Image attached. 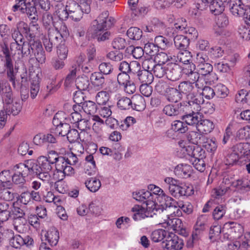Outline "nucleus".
Instances as JSON below:
<instances>
[{
  "label": "nucleus",
  "instance_id": "f257e3e1",
  "mask_svg": "<svg viewBox=\"0 0 250 250\" xmlns=\"http://www.w3.org/2000/svg\"><path fill=\"white\" fill-rule=\"evenodd\" d=\"M2 51L4 55L3 60L4 70L6 71L7 78L12 82L13 86L15 85L16 73L14 71L11 55H15L17 53L19 55L18 59H20L27 57L32 53L40 63L43 64L46 61L45 51L41 42L34 40L31 39L28 42L24 41L20 44L11 43L10 51L7 46L4 45L2 47Z\"/></svg>",
  "mask_w": 250,
  "mask_h": 250
},
{
  "label": "nucleus",
  "instance_id": "f03ea898",
  "mask_svg": "<svg viewBox=\"0 0 250 250\" xmlns=\"http://www.w3.org/2000/svg\"><path fill=\"white\" fill-rule=\"evenodd\" d=\"M113 19L108 16L107 11L102 13L98 18L94 20L87 30V34L95 38L98 42H104L108 40L110 33L107 31L113 24Z\"/></svg>",
  "mask_w": 250,
  "mask_h": 250
},
{
  "label": "nucleus",
  "instance_id": "7ed1b4c3",
  "mask_svg": "<svg viewBox=\"0 0 250 250\" xmlns=\"http://www.w3.org/2000/svg\"><path fill=\"white\" fill-rule=\"evenodd\" d=\"M50 155H54V164H55L56 170L53 174V178L55 182L56 189L60 193H63L65 190L61 188L60 185L66 175L71 176L75 173L74 169L69 166L65 159V157L58 156L57 152L54 150L49 152Z\"/></svg>",
  "mask_w": 250,
  "mask_h": 250
},
{
  "label": "nucleus",
  "instance_id": "20e7f679",
  "mask_svg": "<svg viewBox=\"0 0 250 250\" xmlns=\"http://www.w3.org/2000/svg\"><path fill=\"white\" fill-rule=\"evenodd\" d=\"M79 4L73 0L67 1L65 6L70 15V18L75 21H79L82 18L83 14H88L91 11L92 0H78Z\"/></svg>",
  "mask_w": 250,
  "mask_h": 250
},
{
  "label": "nucleus",
  "instance_id": "39448f33",
  "mask_svg": "<svg viewBox=\"0 0 250 250\" xmlns=\"http://www.w3.org/2000/svg\"><path fill=\"white\" fill-rule=\"evenodd\" d=\"M161 209L157 204L154 202H150L147 203L146 208L140 205H135L131 208L133 213L132 216L133 220L138 221L144 219L146 217H152L153 215L160 213Z\"/></svg>",
  "mask_w": 250,
  "mask_h": 250
},
{
  "label": "nucleus",
  "instance_id": "423d86ee",
  "mask_svg": "<svg viewBox=\"0 0 250 250\" xmlns=\"http://www.w3.org/2000/svg\"><path fill=\"white\" fill-rule=\"evenodd\" d=\"M208 58L203 53H198L196 57L197 69L198 72L203 76H207L212 72L213 67L208 62Z\"/></svg>",
  "mask_w": 250,
  "mask_h": 250
},
{
  "label": "nucleus",
  "instance_id": "0eeeda50",
  "mask_svg": "<svg viewBox=\"0 0 250 250\" xmlns=\"http://www.w3.org/2000/svg\"><path fill=\"white\" fill-rule=\"evenodd\" d=\"M169 192L173 197H179L182 196H190L194 193V190L192 187L188 186L179 181Z\"/></svg>",
  "mask_w": 250,
  "mask_h": 250
},
{
  "label": "nucleus",
  "instance_id": "6e6552de",
  "mask_svg": "<svg viewBox=\"0 0 250 250\" xmlns=\"http://www.w3.org/2000/svg\"><path fill=\"white\" fill-rule=\"evenodd\" d=\"M165 244V248L167 250H180L184 245L183 239L173 233H168L166 237Z\"/></svg>",
  "mask_w": 250,
  "mask_h": 250
},
{
  "label": "nucleus",
  "instance_id": "1a4fd4ad",
  "mask_svg": "<svg viewBox=\"0 0 250 250\" xmlns=\"http://www.w3.org/2000/svg\"><path fill=\"white\" fill-rule=\"evenodd\" d=\"M229 6L230 12L235 17H244L250 8L240 0H230Z\"/></svg>",
  "mask_w": 250,
  "mask_h": 250
},
{
  "label": "nucleus",
  "instance_id": "9d476101",
  "mask_svg": "<svg viewBox=\"0 0 250 250\" xmlns=\"http://www.w3.org/2000/svg\"><path fill=\"white\" fill-rule=\"evenodd\" d=\"M20 163L15 165L12 170L14 173L11 176L13 182L16 185H19L20 187L23 188L24 184L25 183V178L27 176L26 173L24 172V170L22 168V166Z\"/></svg>",
  "mask_w": 250,
  "mask_h": 250
},
{
  "label": "nucleus",
  "instance_id": "9b49d317",
  "mask_svg": "<svg viewBox=\"0 0 250 250\" xmlns=\"http://www.w3.org/2000/svg\"><path fill=\"white\" fill-rule=\"evenodd\" d=\"M187 104L184 106L186 109L192 112H199L201 110V106L204 100L201 95L194 94L193 96L188 97Z\"/></svg>",
  "mask_w": 250,
  "mask_h": 250
},
{
  "label": "nucleus",
  "instance_id": "f8f14e48",
  "mask_svg": "<svg viewBox=\"0 0 250 250\" xmlns=\"http://www.w3.org/2000/svg\"><path fill=\"white\" fill-rule=\"evenodd\" d=\"M21 2V12H26L29 18L32 20H37V11L34 4L33 0H20L19 3Z\"/></svg>",
  "mask_w": 250,
  "mask_h": 250
},
{
  "label": "nucleus",
  "instance_id": "ddd939ff",
  "mask_svg": "<svg viewBox=\"0 0 250 250\" xmlns=\"http://www.w3.org/2000/svg\"><path fill=\"white\" fill-rule=\"evenodd\" d=\"M10 245L13 248L19 249L22 246H27L32 245L33 243V239L29 236L22 237L20 235H13L10 239Z\"/></svg>",
  "mask_w": 250,
  "mask_h": 250
},
{
  "label": "nucleus",
  "instance_id": "4468645a",
  "mask_svg": "<svg viewBox=\"0 0 250 250\" xmlns=\"http://www.w3.org/2000/svg\"><path fill=\"white\" fill-rule=\"evenodd\" d=\"M60 37V35L57 32L52 31L51 32L49 31L48 33V38H45L43 40V43L47 52H51L53 46L56 45L59 43L60 41L58 39Z\"/></svg>",
  "mask_w": 250,
  "mask_h": 250
},
{
  "label": "nucleus",
  "instance_id": "2eb2a0df",
  "mask_svg": "<svg viewBox=\"0 0 250 250\" xmlns=\"http://www.w3.org/2000/svg\"><path fill=\"white\" fill-rule=\"evenodd\" d=\"M22 165V168L24 170V172L28 175H36L40 172V166L38 163V159L35 160H28L25 161L24 163H20Z\"/></svg>",
  "mask_w": 250,
  "mask_h": 250
},
{
  "label": "nucleus",
  "instance_id": "dca6fc26",
  "mask_svg": "<svg viewBox=\"0 0 250 250\" xmlns=\"http://www.w3.org/2000/svg\"><path fill=\"white\" fill-rule=\"evenodd\" d=\"M166 72L167 78L171 81H176L181 77V69L176 63L168 64Z\"/></svg>",
  "mask_w": 250,
  "mask_h": 250
},
{
  "label": "nucleus",
  "instance_id": "f3484780",
  "mask_svg": "<svg viewBox=\"0 0 250 250\" xmlns=\"http://www.w3.org/2000/svg\"><path fill=\"white\" fill-rule=\"evenodd\" d=\"M192 168L188 164H180L175 167L174 172L175 175L181 178H187L190 176Z\"/></svg>",
  "mask_w": 250,
  "mask_h": 250
},
{
  "label": "nucleus",
  "instance_id": "a211bd4d",
  "mask_svg": "<svg viewBox=\"0 0 250 250\" xmlns=\"http://www.w3.org/2000/svg\"><path fill=\"white\" fill-rule=\"evenodd\" d=\"M224 229H228V232L233 235L235 238H239L243 232L242 226L235 222H228L225 223Z\"/></svg>",
  "mask_w": 250,
  "mask_h": 250
},
{
  "label": "nucleus",
  "instance_id": "6ab92c4d",
  "mask_svg": "<svg viewBox=\"0 0 250 250\" xmlns=\"http://www.w3.org/2000/svg\"><path fill=\"white\" fill-rule=\"evenodd\" d=\"M195 65L193 63L189 64V65L184 67L183 71L184 74L186 75L189 83H194L199 79L200 73L198 71H195Z\"/></svg>",
  "mask_w": 250,
  "mask_h": 250
},
{
  "label": "nucleus",
  "instance_id": "aec40b11",
  "mask_svg": "<svg viewBox=\"0 0 250 250\" xmlns=\"http://www.w3.org/2000/svg\"><path fill=\"white\" fill-rule=\"evenodd\" d=\"M160 202L161 203V206L162 208L159 206V208L161 209L160 213L164 211V209L166 211L167 210H170L172 208H176V206L178 205V203L172 197L167 195L166 193L159 200Z\"/></svg>",
  "mask_w": 250,
  "mask_h": 250
},
{
  "label": "nucleus",
  "instance_id": "412c9836",
  "mask_svg": "<svg viewBox=\"0 0 250 250\" xmlns=\"http://www.w3.org/2000/svg\"><path fill=\"white\" fill-rule=\"evenodd\" d=\"M152 195L151 192L146 189H141L138 191L133 193V197L134 199L136 200L143 202L146 204L150 202H153L152 201Z\"/></svg>",
  "mask_w": 250,
  "mask_h": 250
},
{
  "label": "nucleus",
  "instance_id": "4be33fe9",
  "mask_svg": "<svg viewBox=\"0 0 250 250\" xmlns=\"http://www.w3.org/2000/svg\"><path fill=\"white\" fill-rule=\"evenodd\" d=\"M183 105L181 103L176 104H168L164 106L163 109L164 114L168 116H176L179 115L182 109Z\"/></svg>",
  "mask_w": 250,
  "mask_h": 250
},
{
  "label": "nucleus",
  "instance_id": "5701e85b",
  "mask_svg": "<svg viewBox=\"0 0 250 250\" xmlns=\"http://www.w3.org/2000/svg\"><path fill=\"white\" fill-rule=\"evenodd\" d=\"M213 122L209 120L200 118L196 128L200 133L207 134L210 132L214 128Z\"/></svg>",
  "mask_w": 250,
  "mask_h": 250
},
{
  "label": "nucleus",
  "instance_id": "b1692460",
  "mask_svg": "<svg viewBox=\"0 0 250 250\" xmlns=\"http://www.w3.org/2000/svg\"><path fill=\"white\" fill-rule=\"evenodd\" d=\"M178 89L180 94L186 95L188 98L196 94V88H194V84L188 82L181 83L178 86Z\"/></svg>",
  "mask_w": 250,
  "mask_h": 250
},
{
  "label": "nucleus",
  "instance_id": "393cba45",
  "mask_svg": "<svg viewBox=\"0 0 250 250\" xmlns=\"http://www.w3.org/2000/svg\"><path fill=\"white\" fill-rule=\"evenodd\" d=\"M191 57V53L187 49L180 51L176 56H173V59L176 62H181L188 66L192 63L190 62Z\"/></svg>",
  "mask_w": 250,
  "mask_h": 250
},
{
  "label": "nucleus",
  "instance_id": "a878e982",
  "mask_svg": "<svg viewBox=\"0 0 250 250\" xmlns=\"http://www.w3.org/2000/svg\"><path fill=\"white\" fill-rule=\"evenodd\" d=\"M11 204L0 202V222L7 221L11 216Z\"/></svg>",
  "mask_w": 250,
  "mask_h": 250
},
{
  "label": "nucleus",
  "instance_id": "bb28decb",
  "mask_svg": "<svg viewBox=\"0 0 250 250\" xmlns=\"http://www.w3.org/2000/svg\"><path fill=\"white\" fill-rule=\"evenodd\" d=\"M38 163L40 166V171H50L54 164V160H50V157H46L43 156L38 158Z\"/></svg>",
  "mask_w": 250,
  "mask_h": 250
},
{
  "label": "nucleus",
  "instance_id": "cd10ccee",
  "mask_svg": "<svg viewBox=\"0 0 250 250\" xmlns=\"http://www.w3.org/2000/svg\"><path fill=\"white\" fill-rule=\"evenodd\" d=\"M175 47L180 51L187 50L189 44V39L185 36L178 35L174 38Z\"/></svg>",
  "mask_w": 250,
  "mask_h": 250
},
{
  "label": "nucleus",
  "instance_id": "c85d7f7f",
  "mask_svg": "<svg viewBox=\"0 0 250 250\" xmlns=\"http://www.w3.org/2000/svg\"><path fill=\"white\" fill-rule=\"evenodd\" d=\"M230 0H216L215 4L213 3L210 5V12L211 13L216 15L222 13L225 7L229 5Z\"/></svg>",
  "mask_w": 250,
  "mask_h": 250
},
{
  "label": "nucleus",
  "instance_id": "c756f323",
  "mask_svg": "<svg viewBox=\"0 0 250 250\" xmlns=\"http://www.w3.org/2000/svg\"><path fill=\"white\" fill-rule=\"evenodd\" d=\"M91 83L97 89H101L104 85L105 79L100 72H95L90 77Z\"/></svg>",
  "mask_w": 250,
  "mask_h": 250
},
{
  "label": "nucleus",
  "instance_id": "7c9ffc66",
  "mask_svg": "<svg viewBox=\"0 0 250 250\" xmlns=\"http://www.w3.org/2000/svg\"><path fill=\"white\" fill-rule=\"evenodd\" d=\"M181 151L183 152L185 155H188V159L194 158L197 156H199V153H202V150L199 146H195L193 145H188L183 147Z\"/></svg>",
  "mask_w": 250,
  "mask_h": 250
},
{
  "label": "nucleus",
  "instance_id": "2f4dec72",
  "mask_svg": "<svg viewBox=\"0 0 250 250\" xmlns=\"http://www.w3.org/2000/svg\"><path fill=\"white\" fill-rule=\"evenodd\" d=\"M45 240L51 246H56L59 239V232L55 228L50 229L45 235Z\"/></svg>",
  "mask_w": 250,
  "mask_h": 250
},
{
  "label": "nucleus",
  "instance_id": "473e14b6",
  "mask_svg": "<svg viewBox=\"0 0 250 250\" xmlns=\"http://www.w3.org/2000/svg\"><path fill=\"white\" fill-rule=\"evenodd\" d=\"M229 180L227 179H224L222 184L216 188L214 189L213 191V196L216 198L225 195L229 189L230 183H228Z\"/></svg>",
  "mask_w": 250,
  "mask_h": 250
},
{
  "label": "nucleus",
  "instance_id": "72a5a7b5",
  "mask_svg": "<svg viewBox=\"0 0 250 250\" xmlns=\"http://www.w3.org/2000/svg\"><path fill=\"white\" fill-rule=\"evenodd\" d=\"M167 100L169 102L177 103L182 98V94L179 89L169 87L165 95Z\"/></svg>",
  "mask_w": 250,
  "mask_h": 250
},
{
  "label": "nucleus",
  "instance_id": "f704fd0d",
  "mask_svg": "<svg viewBox=\"0 0 250 250\" xmlns=\"http://www.w3.org/2000/svg\"><path fill=\"white\" fill-rule=\"evenodd\" d=\"M201 118V116L198 112H192L188 114H186L182 116V119L185 122V124L190 125H195L196 127L198 124Z\"/></svg>",
  "mask_w": 250,
  "mask_h": 250
},
{
  "label": "nucleus",
  "instance_id": "c9c22d12",
  "mask_svg": "<svg viewBox=\"0 0 250 250\" xmlns=\"http://www.w3.org/2000/svg\"><path fill=\"white\" fill-rule=\"evenodd\" d=\"M54 14L61 21H65L70 17L69 12L62 3H59L56 5Z\"/></svg>",
  "mask_w": 250,
  "mask_h": 250
},
{
  "label": "nucleus",
  "instance_id": "e433bc0d",
  "mask_svg": "<svg viewBox=\"0 0 250 250\" xmlns=\"http://www.w3.org/2000/svg\"><path fill=\"white\" fill-rule=\"evenodd\" d=\"M142 84H151L154 79L153 75L148 70H142L136 78Z\"/></svg>",
  "mask_w": 250,
  "mask_h": 250
},
{
  "label": "nucleus",
  "instance_id": "4c0bfd02",
  "mask_svg": "<svg viewBox=\"0 0 250 250\" xmlns=\"http://www.w3.org/2000/svg\"><path fill=\"white\" fill-rule=\"evenodd\" d=\"M83 135H85L84 132L81 131V132L79 133L78 130L75 129H70L67 135V138L70 143L78 142L79 140L84 142V138L83 137Z\"/></svg>",
  "mask_w": 250,
  "mask_h": 250
},
{
  "label": "nucleus",
  "instance_id": "58836bf2",
  "mask_svg": "<svg viewBox=\"0 0 250 250\" xmlns=\"http://www.w3.org/2000/svg\"><path fill=\"white\" fill-rule=\"evenodd\" d=\"M131 108L136 111H142L145 107V100L140 95H134L131 98Z\"/></svg>",
  "mask_w": 250,
  "mask_h": 250
},
{
  "label": "nucleus",
  "instance_id": "ea45409f",
  "mask_svg": "<svg viewBox=\"0 0 250 250\" xmlns=\"http://www.w3.org/2000/svg\"><path fill=\"white\" fill-rule=\"evenodd\" d=\"M84 184L87 188L92 192L97 191L101 187L100 180L96 177L89 178L85 181Z\"/></svg>",
  "mask_w": 250,
  "mask_h": 250
},
{
  "label": "nucleus",
  "instance_id": "a19ab883",
  "mask_svg": "<svg viewBox=\"0 0 250 250\" xmlns=\"http://www.w3.org/2000/svg\"><path fill=\"white\" fill-rule=\"evenodd\" d=\"M189 161L197 170L203 172L205 170L206 164L201 153L199 156L189 159Z\"/></svg>",
  "mask_w": 250,
  "mask_h": 250
},
{
  "label": "nucleus",
  "instance_id": "79ce46f5",
  "mask_svg": "<svg viewBox=\"0 0 250 250\" xmlns=\"http://www.w3.org/2000/svg\"><path fill=\"white\" fill-rule=\"evenodd\" d=\"M90 83L88 77L85 75L78 77L76 80V86L81 91L86 90L89 88Z\"/></svg>",
  "mask_w": 250,
  "mask_h": 250
},
{
  "label": "nucleus",
  "instance_id": "37998d69",
  "mask_svg": "<svg viewBox=\"0 0 250 250\" xmlns=\"http://www.w3.org/2000/svg\"><path fill=\"white\" fill-rule=\"evenodd\" d=\"M154 42L158 48L162 50H166L172 45L171 42L163 36H156L154 39Z\"/></svg>",
  "mask_w": 250,
  "mask_h": 250
},
{
  "label": "nucleus",
  "instance_id": "c03bdc74",
  "mask_svg": "<svg viewBox=\"0 0 250 250\" xmlns=\"http://www.w3.org/2000/svg\"><path fill=\"white\" fill-rule=\"evenodd\" d=\"M77 71L78 67L76 65H72L64 80V85L65 87H69L73 83Z\"/></svg>",
  "mask_w": 250,
  "mask_h": 250
},
{
  "label": "nucleus",
  "instance_id": "a18cd8bd",
  "mask_svg": "<svg viewBox=\"0 0 250 250\" xmlns=\"http://www.w3.org/2000/svg\"><path fill=\"white\" fill-rule=\"evenodd\" d=\"M168 232L163 229H158L153 231L151 235V239L154 242H158L166 239Z\"/></svg>",
  "mask_w": 250,
  "mask_h": 250
},
{
  "label": "nucleus",
  "instance_id": "49530a36",
  "mask_svg": "<svg viewBox=\"0 0 250 250\" xmlns=\"http://www.w3.org/2000/svg\"><path fill=\"white\" fill-rule=\"evenodd\" d=\"M14 198V193L9 187H1L0 185V199L9 201L12 200Z\"/></svg>",
  "mask_w": 250,
  "mask_h": 250
},
{
  "label": "nucleus",
  "instance_id": "de8ad7c7",
  "mask_svg": "<svg viewBox=\"0 0 250 250\" xmlns=\"http://www.w3.org/2000/svg\"><path fill=\"white\" fill-rule=\"evenodd\" d=\"M11 175L9 170H3L0 172V185L1 187H9L11 185Z\"/></svg>",
  "mask_w": 250,
  "mask_h": 250
},
{
  "label": "nucleus",
  "instance_id": "09e8293b",
  "mask_svg": "<svg viewBox=\"0 0 250 250\" xmlns=\"http://www.w3.org/2000/svg\"><path fill=\"white\" fill-rule=\"evenodd\" d=\"M82 105L83 111L87 114H94L98 109L96 104L91 101L84 102Z\"/></svg>",
  "mask_w": 250,
  "mask_h": 250
},
{
  "label": "nucleus",
  "instance_id": "8fccbe9b",
  "mask_svg": "<svg viewBox=\"0 0 250 250\" xmlns=\"http://www.w3.org/2000/svg\"><path fill=\"white\" fill-rule=\"evenodd\" d=\"M215 94L218 98H225L229 93L228 88L222 83H218L214 86Z\"/></svg>",
  "mask_w": 250,
  "mask_h": 250
},
{
  "label": "nucleus",
  "instance_id": "3c124183",
  "mask_svg": "<svg viewBox=\"0 0 250 250\" xmlns=\"http://www.w3.org/2000/svg\"><path fill=\"white\" fill-rule=\"evenodd\" d=\"M13 219L14 229L19 233H23L26 229L25 224L26 221L25 218H14Z\"/></svg>",
  "mask_w": 250,
  "mask_h": 250
},
{
  "label": "nucleus",
  "instance_id": "603ef678",
  "mask_svg": "<svg viewBox=\"0 0 250 250\" xmlns=\"http://www.w3.org/2000/svg\"><path fill=\"white\" fill-rule=\"evenodd\" d=\"M131 99L123 96L118 98L117 106L121 110H128L131 108Z\"/></svg>",
  "mask_w": 250,
  "mask_h": 250
},
{
  "label": "nucleus",
  "instance_id": "864d4df0",
  "mask_svg": "<svg viewBox=\"0 0 250 250\" xmlns=\"http://www.w3.org/2000/svg\"><path fill=\"white\" fill-rule=\"evenodd\" d=\"M171 129L175 132L184 133L188 130V128L184 122L179 120H175L171 124Z\"/></svg>",
  "mask_w": 250,
  "mask_h": 250
},
{
  "label": "nucleus",
  "instance_id": "5fc2aeb1",
  "mask_svg": "<svg viewBox=\"0 0 250 250\" xmlns=\"http://www.w3.org/2000/svg\"><path fill=\"white\" fill-rule=\"evenodd\" d=\"M164 221V223H166L168 226L173 228L174 229H180L183 228L182 222L179 218H170L168 217V219H165Z\"/></svg>",
  "mask_w": 250,
  "mask_h": 250
},
{
  "label": "nucleus",
  "instance_id": "6e6d98bb",
  "mask_svg": "<svg viewBox=\"0 0 250 250\" xmlns=\"http://www.w3.org/2000/svg\"><path fill=\"white\" fill-rule=\"evenodd\" d=\"M126 34L131 40H139L142 36V31L137 27H132L128 29Z\"/></svg>",
  "mask_w": 250,
  "mask_h": 250
},
{
  "label": "nucleus",
  "instance_id": "4d7b16f0",
  "mask_svg": "<svg viewBox=\"0 0 250 250\" xmlns=\"http://www.w3.org/2000/svg\"><path fill=\"white\" fill-rule=\"evenodd\" d=\"M226 207L221 205L217 206L213 210L212 216L214 219L219 220L222 218L226 212Z\"/></svg>",
  "mask_w": 250,
  "mask_h": 250
},
{
  "label": "nucleus",
  "instance_id": "13d9d810",
  "mask_svg": "<svg viewBox=\"0 0 250 250\" xmlns=\"http://www.w3.org/2000/svg\"><path fill=\"white\" fill-rule=\"evenodd\" d=\"M56 132V135L59 136H67L68 132L70 129V126L67 123H64L60 125V126L53 128Z\"/></svg>",
  "mask_w": 250,
  "mask_h": 250
},
{
  "label": "nucleus",
  "instance_id": "bf43d9fd",
  "mask_svg": "<svg viewBox=\"0 0 250 250\" xmlns=\"http://www.w3.org/2000/svg\"><path fill=\"white\" fill-rule=\"evenodd\" d=\"M42 23L43 26L48 30V33L51 28H54L53 19L52 15L45 13L42 16Z\"/></svg>",
  "mask_w": 250,
  "mask_h": 250
},
{
  "label": "nucleus",
  "instance_id": "052dcab7",
  "mask_svg": "<svg viewBox=\"0 0 250 250\" xmlns=\"http://www.w3.org/2000/svg\"><path fill=\"white\" fill-rule=\"evenodd\" d=\"M141 66L139 62L137 61H132L130 62L129 70L128 74L130 76L137 77V74L141 71Z\"/></svg>",
  "mask_w": 250,
  "mask_h": 250
},
{
  "label": "nucleus",
  "instance_id": "680f3d73",
  "mask_svg": "<svg viewBox=\"0 0 250 250\" xmlns=\"http://www.w3.org/2000/svg\"><path fill=\"white\" fill-rule=\"evenodd\" d=\"M144 51L150 56H155L159 51V48L154 42H148L145 45Z\"/></svg>",
  "mask_w": 250,
  "mask_h": 250
},
{
  "label": "nucleus",
  "instance_id": "e2e57ef3",
  "mask_svg": "<svg viewBox=\"0 0 250 250\" xmlns=\"http://www.w3.org/2000/svg\"><path fill=\"white\" fill-rule=\"evenodd\" d=\"M203 146L208 152H214L217 149V144L215 140L213 139H207L206 138L205 140L203 141Z\"/></svg>",
  "mask_w": 250,
  "mask_h": 250
},
{
  "label": "nucleus",
  "instance_id": "0e129e2a",
  "mask_svg": "<svg viewBox=\"0 0 250 250\" xmlns=\"http://www.w3.org/2000/svg\"><path fill=\"white\" fill-rule=\"evenodd\" d=\"M126 50L128 53L131 52L133 57L137 59H140L145 52L144 48L139 46L134 47L133 46H130L127 48Z\"/></svg>",
  "mask_w": 250,
  "mask_h": 250
},
{
  "label": "nucleus",
  "instance_id": "69168bd1",
  "mask_svg": "<svg viewBox=\"0 0 250 250\" xmlns=\"http://www.w3.org/2000/svg\"><path fill=\"white\" fill-rule=\"evenodd\" d=\"M51 32L52 31H56L59 34L60 36V37L58 40L61 42L62 40V38H67L69 35V31L67 27L65 24H62L59 30H58L57 28H51L49 30Z\"/></svg>",
  "mask_w": 250,
  "mask_h": 250
},
{
  "label": "nucleus",
  "instance_id": "338daca9",
  "mask_svg": "<svg viewBox=\"0 0 250 250\" xmlns=\"http://www.w3.org/2000/svg\"><path fill=\"white\" fill-rule=\"evenodd\" d=\"M167 67L162 64H155L153 68V71L154 75L157 78H162L166 76Z\"/></svg>",
  "mask_w": 250,
  "mask_h": 250
},
{
  "label": "nucleus",
  "instance_id": "774afa93",
  "mask_svg": "<svg viewBox=\"0 0 250 250\" xmlns=\"http://www.w3.org/2000/svg\"><path fill=\"white\" fill-rule=\"evenodd\" d=\"M240 159H241L239 155L232 149V152L229 153L226 157V164L227 165H233L238 163Z\"/></svg>",
  "mask_w": 250,
  "mask_h": 250
}]
</instances>
